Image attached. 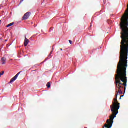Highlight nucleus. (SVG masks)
Here are the masks:
<instances>
[{
  "instance_id": "6e6552de",
  "label": "nucleus",
  "mask_w": 128,
  "mask_h": 128,
  "mask_svg": "<svg viewBox=\"0 0 128 128\" xmlns=\"http://www.w3.org/2000/svg\"><path fill=\"white\" fill-rule=\"evenodd\" d=\"M47 88H50V83H48V84H47Z\"/></svg>"
},
{
  "instance_id": "1a4fd4ad",
  "label": "nucleus",
  "mask_w": 128,
  "mask_h": 128,
  "mask_svg": "<svg viewBox=\"0 0 128 128\" xmlns=\"http://www.w3.org/2000/svg\"><path fill=\"white\" fill-rule=\"evenodd\" d=\"M69 42H70V44H72V40H69Z\"/></svg>"
},
{
  "instance_id": "20e7f679",
  "label": "nucleus",
  "mask_w": 128,
  "mask_h": 128,
  "mask_svg": "<svg viewBox=\"0 0 128 128\" xmlns=\"http://www.w3.org/2000/svg\"><path fill=\"white\" fill-rule=\"evenodd\" d=\"M29 42H30V40H28L26 38L24 43V46H28V44Z\"/></svg>"
},
{
  "instance_id": "f257e3e1",
  "label": "nucleus",
  "mask_w": 128,
  "mask_h": 128,
  "mask_svg": "<svg viewBox=\"0 0 128 128\" xmlns=\"http://www.w3.org/2000/svg\"><path fill=\"white\" fill-rule=\"evenodd\" d=\"M116 98L114 99L112 105L110 106L112 115L110 116V120H108L106 124L104 125L103 128H112L114 124V120L116 118V115L118 114V110H120V103L118 102V94L116 95Z\"/></svg>"
},
{
  "instance_id": "ddd939ff",
  "label": "nucleus",
  "mask_w": 128,
  "mask_h": 128,
  "mask_svg": "<svg viewBox=\"0 0 128 128\" xmlns=\"http://www.w3.org/2000/svg\"><path fill=\"white\" fill-rule=\"evenodd\" d=\"M5 42H8V40H5Z\"/></svg>"
},
{
  "instance_id": "4468645a",
  "label": "nucleus",
  "mask_w": 128,
  "mask_h": 128,
  "mask_svg": "<svg viewBox=\"0 0 128 128\" xmlns=\"http://www.w3.org/2000/svg\"><path fill=\"white\" fill-rule=\"evenodd\" d=\"M60 50H62V48H61V49H60Z\"/></svg>"
},
{
  "instance_id": "423d86ee",
  "label": "nucleus",
  "mask_w": 128,
  "mask_h": 128,
  "mask_svg": "<svg viewBox=\"0 0 128 128\" xmlns=\"http://www.w3.org/2000/svg\"><path fill=\"white\" fill-rule=\"evenodd\" d=\"M14 22L10 23V24H8L6 26V28H10V26H14Z\"/></svg>"
},
{
  "instance_id": "f03ea898",
  "label": "nucleus",
  "mask_w": 128,
  "mask_h": 128,
  "mask_svg": "<svg viewBox=\"0 0 128 128\" xmlns=\"http://www.w3.org/2000/svg\"><path fill=\"white\" fill-rule=\"evenodd\" d=\"M20 72H18L14 77L10 81V84H12L14 82H16V80H18V76H20Z\"/></svg>"
},
{
  "instance_id": "9d476101",
  "label": "nucleus",
  "mask_w": 128,
  "mask_h": 128,
  "mask_svg": "<svg viewBox=\"0 0 128 128\" xmlns=\"http://www.w3.org/2000/svg\"><path fill=\"white\" fill-rule=\"evenodd\" d=\"M52 51L51 52L50 54L49 55V58H50V56H52Z\"/></svg>"
},
{
  "instance_id": "2eb2a0df",
  "label": "nucleus",
  "mask_w": 128,
  "mask_h": 128,
  "mask_svg": "<svg viewBox=\"0 0 128 128\" xmlns=\"http://www.w3.org/2000/svg\"><path fill=\"white\" fill-rule=\"evenodd\" d=\"M52 50H54V48H52Z\"/></svg>"
},
{
  "instance_id": "9b49d317",
  "label": "nucleus",
  "mask_w": 128,
  "mask_h": 128,
  "mask_svg": "<svg viewBox=\"0 0 128 128\" xmlns=\"http://www.w3.org/2000/svg\"><path fill=\"white\" fill-rule=\"evenodd\" d=\"M24 0H21L20 2V4H22Z\"/></svg>"
},
{
  "instance_id": "7ed1b4c3",
  "label": "nucleus",
  "mask_w": 128,
  "mask_h": 128,
  "mask_svg": "<svg viewBox=\"0 0 128 128\" xmlns=\"http://www.w3.org/2000/svg\"><path fill=\"white\" fill-rule=\"evenodd\" d=\"M30 16V12H28L26 13L22 18L23 20H26Z\"/></svg>"
},
{
  "instance_id": "39448f33",
  "label": "nucleus",
  "mask_w": 128,
  "mask_h": 128,
  "mask_svg": "<svg viewBox=\"0 0 128 128\" xmlns=\"http://www.w3.org/2000/svg\"><path fill=\"white\" fill-rule=\"evenodd\" d=\"M2 64H6V58H2Z\"/></svg>"
},
{
  "instance_id": "0eeeda50",
  "label": "nucleus",
  "mask_w": 128,
  "mask_h": 128,
  "mask_svg": "<svg viewBox=\"0 0 128 128\" xmlns=\"http://www.w3.org/2000/svg\"><path fill=\"white\" fill-rule=\"evenodd\" d=\"M4 71H2V72H0V78H1L2 76H4Z\"/></svg>"
},
{
  "instance_id": "f8f14e48",
  "label": "nucleus",
  "mask_w": 128,
  "mask_h": 128,
  "mask_svg": "<svg viewBox=\"0 0 128 128\" xmlns=\"http://www.w3.org/2000/svg\"><path fill=\"white\" fill-rule=\"evenodd\" d=\"M2 24V20H0V26Z\"/></svg>"
}]
</instances>
